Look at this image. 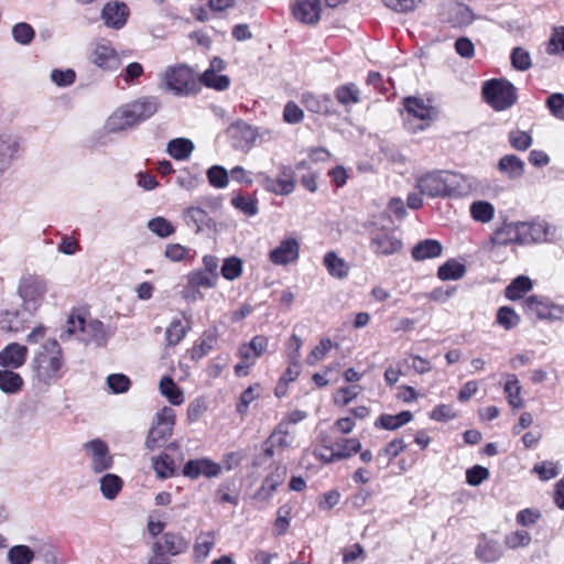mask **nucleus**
<instances>
[{"label":"nucleus","instance_id":"f257e3e1","mask_svg":"<svg viewBox=\"0 0 564 564\" xmlns=\"http://www.w3.org/2000/svg\"><path fill=\"white\" fill-rule=\"evenodd\" d=\"M159 108L158 97H140L115 110L106 121V129L109 132L131 129L154 116Z\"/></svg>","mask_w":564,"mask_h":564},{"label":"nucleus","instance_id":"f03ea898","mask_svg":"<svg viewBox=\"0 0 564 564\" xmlns=\"http://www.w3.org/2000/svg\"><path fill=\"white\" fill-rule=\"evenodd\" d=\"M160 87L175 97L194 96L200 89L194 69L185 64L167 66L161 74Z\"/></svg>","mask_w":564,"mask_h":564},{"label":"nucleus","instance_id":"7ed1b4c3","mask_svg":"<svg viewBox=\"0 0 564 564\" xmlns=\"http://www.w3.org/2000/svg\"><path fill=\"white\" fill-rule=\"evenodd\" d=\"M34 364L40 380L45 383L62 377V348L57 340L50 339L45 341L36 357Z\"/></svg>","mask_w":564,"mask_h":564},{"label":"nucleus","instance_id":"20e7f679","mask_svg":"<svg viewBox=\"0 0 564 564\" xmlns=\"http://www.w3.org/2000/svg\"><path fill=\"white\" fill-rule=\"evenodd\" d=\"M481 93L486 102L496 111L512 107L518 98L516 87L505 78L485 82Z\"/></svg>","mask_w":564,"mask_h":564},{"label":"nucleus","instance_id":"39448f33","mask_svg":"<svg viewBox=\"0 0 564 564\" xmlns=\"http://www.w3.org/2000/svg\"><path fill=\"white\" fill-rule=\"evenodd\" d=\"M175 417V411L169 406L155 413L144 443L147 449L153 452L164 446L172 436Z\"/></svg>","mask_w":564,"mask_h":564},{"label":"nucleus","instance_id":"423d86ee","mask_svg":"<svg viewBox=\"0 0 564 564\" xmlns=\"http://www.w3.org/2000/svg\"><path fill=\"white\" fill-rule=\"evenodd\" d=\"M268 346L269 338L263 335H257L249 343L241 344L238 348L241 361L235 366V373L238 377L247 376L257 359L267 351Z\"/></svg>","mask_w":564,"mask_h":564},{"label":"nucleus","instance_id":"0eeeda50","mask_svg":"<svg viewBox=\"0 0 564 564\" xmlns=\"http://www.w3.org/2000/svg\"><path fill=\"white\" fill-rule=\"evenodd\" d=\"M520 245L553 242L557 239V228L547 221H519Z\"/></svg>","mask_w":564,"mask_h":564},{"label":"nucleus","instance_id":"6e6552de","mask_svg":"<svg viewBox=\"0 0 564 564\" xmlns=\"http://www.w3.org/2000/svg\"><path fill=\"white\" fill-rule=\"evenodd\" d=\"M188 549L189 540L176 531L164 532L151 545V552L162 557L178 556L186 553Z\"/></svg>","mask_w":564,"mask_h":564},{"label":"nucleus","instance_id":"1a4fd4ad","mask_svg":"<svg viewBox=\"0 0 564 564\" xmlns=\"http://www.w3.org/2000/svg\"><path fill=\"white\" fill-rule=\"evenodd\" d=\"M83 449L89 460L90 469L95 474H101L110 469L113 465V457L109 452L106 442L100 438H94L83 444Z\"/></svg>","mask_w":564,"mask_h":564},{"label":"nucleus","instance_id":"9d476101","mask_svg":"<svg viewBox=\"0 0 564 564\" xmlns=\"http://www.w3.org/2000/svg\"><path fill=\"white\" fill-rule=\"evenodd\" d=\"M523 308L527 315L535 316L539 319H561L564 315L563 305L554 304L538 295L525 299Z\"/></svg>","mask_w":564,"mask_h":564},{"label":"nucleus","instance_id":"9b49d317","mask_svg":"<svg viewBox=\"0 0 564 564\" xmlns=\"http://www.w3.org/2000/svg\"><path fill=\"white\" fill-rule=\"evenodd\" d=\"M19 295L28 310H35L47 292V283L42 278L30 275L20 282Z\"/></svg>","mask_w":564,"mask_h":564},{"label":"nucleus","instance_id":"f8f14e48","mask_svg":"<svg viewBox=\"0 0 564 564\" xmlns=\"http://www.w3.org/2000/svg\"><path fill=\"white\" fill-rule=\"evenodd\" d=\"M21 150V138L11 129L0 131V174L7 172Z\"/></svg>","mask_w":564,"mask_h":564},{"label":"nucleus","instance_id":"ddd939ff","mask_svg":"<svg viewBox=\"0 0 564 564\" xmlns=\"http://www.w3.org/2000/svg\"><path fill=\"white\" fill-rule=\"evenodd\" d=\"M89 61L104 70H115L120 66V56L110 42L101 40L95 43L89 53Z\"/></svg>","mask_w":564,"mask_h":564},{"label":"nucleus","instance_id":"4468645a","mask_svg":"<svg viewBox=\"0 0 564 564\" xmlns=\"http://www.w3.org/2000/svg\"><path fill=\"white\" fill-rule=\"evenodd\" d=\"M446 197H465L475 191L478 183L475 177L445 171Z\"/></svg>","mask_w":564,"mask_h":564},{"label":"nucleus","instance_id":"2eb2a0df","mask_svg":"<svg viewBox=\"0 0 564 564\" xmlns=\"http://www.w3.org/2000/svg\"><path fill=\"white\" fill-rule=\"evenodd\" d=\"M217 281L215 275L207 274L202 270H194L187 274V285L183 291V297L187 301H196L202 299L199 290L213 289L216 286Z\"/></svg>","mask_w":564,"mask_h":564},{"label":"nucleus","instance_id":"dca6fc26","mask_svg":"<svg viewBox=\"0 0 564 564\" xmlns=\"http://www.w3.org/2000/svg\"><path fill=\"white\" fill-rule=\"evenodd\" d=\"M445 171L426 173L416 178V188L429 197H446Z\"/></svg>","mask_w":564,"mask_h":564},{"label":"nucleus","instance_id":"f3484780","mask_svg":"<svg viewBox=\"0 0 564 564\" xmlns=\"http://www.w3.org/2000/svg\"><path fill=\"white\" fill-rule=\"evenodd\" d=\"M441 20L453 28H464L474 22L475 15L466 4L454 2L443 9Z\"/></svg>","mask_w":564,"mask_h":564},{"label":"nucleus","instance_id":"a211bd4d","mask_svg":"<svg viewBox=\"0 0 564 564\" xmlns=\"http://www.w3.org/2000/svg\"><path fill=\"white\" fill-rule=\"evenodd\" d=\"M130 15V10L124 2L112 1L106 3L100 12L104 24L113 30L122 29Z\"/></svg>","mask_w":564,"mask_h":564},{"label":"nucleus","instance_id":"6ab92c4d","mask_svg":"<svg viewBox=\"0 0 564 564\" xmlns=\"http://www.w3.org/2000/svg\"><path fill=\"white\" fill-rule=\"evenodd\" d=\"M403 247L402 240L391 231H378L371 236L370 249L377 256H391Z\"/></svg>","mask_w":564,"mask_h":564},{"label":"nucleus","instance_id":"aec40b11","mask_svg":"<svg viewBox=\"0 0 564 564\" xmlns=\"http://www.w3.org/2000/svg\"><path fill=\"white\" fill-rule=\"evenodd\" d=\"M220 471V465L209 458L191 459L182 470L183 475L189 479H197L199 476L213 478L217 477Z\"/></svg>","mask_w":564,"mask_h":564},{"label":"nucleus","instance_id":"412c9836","mask_svg":"<svg viewBox=\"0 0 564 564\" xmlns=\"http://www.w3.org/2000/svg\"><path fill=\"white\" fill-rule=\"evenodd\" d=\"M300 245L295 238L283 239L278 247L269 253L270 261L275 265H286L297 260Z\"/></svg>","mask_w":564,"mask_h":564},{"label":"nucleus","instance_id":"4be33fe9","mask_svg":"<svg viewBox=\"0 0 564 564\" xmlns=\"http://www.w3.org/2000/svg\"><path fill=\"white\" fill-rule=\"evenodd\" d=\"M183 218L186 226L192 228L196 234H199L205 229H214L216 227V221L200 206H189L186 208L184 210Z\"/></svg>","mask_w":564,"mask_h":564},{"label":"nucleus","instance_id":"5701e85b","mask_svg":"<svg viewBox=\"0 0 564 564\" xmlns=\"http://www.w3.org/2000/svg\"><path fill=\"white\" fill-rule=\"evenodd\" d=\"M321 0H297L292 7L294 18L304 24H315L321 19Z\"/></svg>","mask_w":564,"mask_h":564},{"label":"nucleus","instance_id":"b1692460","mask_svg":"<svg viewBox=\"0 0 564 564\" xmlns=\"http://www.w3.org/2000/svg\"><path fill=\"white\" fill-rule=\"evenodd\" d=\"M404 108L410 116L425 122L417 127L420 130H423L425 127H427L429 122L432 121L436 116V111L431 105L416 97L405 98Z\"/></svg>","mask_w":564,"mask_h":564},{"label":"nucleus","instance_id":"393cba45","mask_svg":"<svg viewBox=\"0 0 564 564\" xmlns=\"http://www.w3.org/2000/svg\"><path fill=\"white\" fill-rule=\"evenodd\" d=\"M228 132L237 149L250 148L259 135L258 130L254 127L243 121L232 123L229 127Z\"/></svg>","mask_w":564,"mask_h":564},{"label":"nucleus","instance_id":"a878e982","mask_svg":"<svg viewBox=\"0 0 564 564\" xmlns=\"http://www.w3.org/2000/svg\"><path fill=\"white\" fill-rule=\"evenodd\" d=\"M79 339L85 343H95L97 346H105L109 339V334L102 322L98 319H88Z\"/></svg>","mask_w":564,"mask_h":564},{"label":"nucleus","instance_id":"bb28decb","mask_svg":"<svg viewBox=\"0 0 564 564\" xmlns=\"http://www.w3.org/2000/svg\"><path fill=\"white\" fill-rule=\"evenodd\" d=\"M286 476V467L276 466L263 480L261 487L256 494L257 499L268 500L275 492L278 487L284 481Z\"/></svg>","mask_w":564,"mask_h":564},{"label":"nucleus","instance_id":"cd10ccee","mask_svg":"<svg viewBox=\"0 0 564 564\" xmlns=\"http://www.w3.org/2000/svg\"><path fill=\"white\" fill-rule=\"evenodd\" d=\"M28 356V348L18 343L7 345L0 351V366L19 368L21 367Z\"/></svg>","mask_w":564,"mask_h":564},{"label":"nucleus","instance_id":"c85d7f7f","mask_svg":"<svg viewBox=\"0 0 564 564\" xmlns=\"http://www.w3.org/2000/svg\"><path fill=\"white\" fill-rule=\"evenodd\" d=\"M443 246L438 240L424 239L419 241L411 250V256L415 261H425L442 256Z\"/></svg>","mask_w":564,"mask_h":564},{"label":"nucleus","instance_id":"c756f323","mask_svg":"<svg viewBox=\"0 0 564 564\" xmlns=\"http://www.w3.org/2000/svg\"><path fill=\"white\" fill-rule=\"evenodd\" d=\"M301 102L311 112L329 115L332 112V98L328 95L317 96L312 93H304Z\"/></svg>","mask_w":564,"mask_h":564},{"label":"nucleus","instance_id":"7c9ffc66","mask_svg":"<svg viewBox=\"0 0 564 564\" xmlns=\"http://www.w3.org/2000/svg\"><path fill=\"white\" fill-rule=\"evenodd\" d=\"M491 241L497 246L520 245L519 221L502 225L494 232Z\"/></svg>","mask_w":564,"mask_h":564},{"label":"nucleus","instance_id":"2f4dec72","mask_svg":"<svg viewBox=\"0 0 564 564\" xmlns=\"http://www.w3.org/2000/svg\"><path fill=\"white\" fill-rule=\"evenodd\" d=\"M295 441V431L288 426L286 422H280L271 435L269 436L267 444L272 446L288 448L293 445Z\"/></svg>","mask_w":564,"mask_h":564},{"label":"nucleus","instance_id":"473e14b6","mask_svg":"<svg viewBox=\"0 0 564 564\" xmlns=\"http://www.w3.org/2000/svg\"><path fill=\"white\" fill-rule=\"evenodd\" d=\"M498 170L511 180L519 178L524 173V162L514 154H507L499 160Z\"/></svg>","mask_w":564,"mask_h":564},{"label":"nucleus","instance_id":"72a5a7b5","mask_svg":"<svg viewBox=\"0 0 564 564\" xmlns=\"http://www.w3.org/2000/svg\"><path fill=\"white\" fill-rule=\"evenodd\" d=\"M477 557L482 562H495L502 555V550L497 541L482 536L476 549Z\"/></svg>","mask_w":564,"mask_h":564},{"label":"nucleus","instance_id":"f704fd0d","mask_svg":"<svg viewBox=\"0 0 564 564\" xmlns=\"http://www.w3.org/2000/svg\"><path fill=\"white\" fill-rule=\"evenodd\" d=\"M323 264L325 265L329 275L334 278L344 279L349 273L348 263L343 258L338 257L334 251H328L325 253Z\"/></svg>","mask_w":564,"mask_h":564},{"label":"nucleus","instance_id":"c9c22d12","mask_svg":"<svg viewBox=\"0 0 564 564\" xmlns=\"http://www.w3.org/2000/svg\"><path fill=\"white\" fill-rule=\"evenodd\" d=\"M215 534L212 531L199 533L193 546V554L197 562H203L207 558L210 551L215 545Z\"/></svg>","mask_w":564,"mask_h":564},{"label":"nucleus","instance_id":"e433bc0d","mask_svg":"<svg viewBox=\"0 0 564 564\" xmlns=\"http://www.w3.org/2000/svg\"><path fill=\"white\" fill-rule=\"evenodd\" d=\"M191 326L184 325L181 319L174 318L165 329V347H174L187 335Z\"/></svg>","mask_w":564,"mask_h":564},{"label":"nucleus","instance_id":"4c0bfd02","mask_svg":"<svg viewBox=\"0 0 564 564\" xmlns=\"http://www.w3.org/2000/svg\"><path fill=\"white\" fill-rule=\"evenodd\" d=\"M505 393L507 395L508 403L513 409H520L524 402L521 398V386L516 375L509 373L506 376Z\"/></svg>","mask_w":564,"mask_h":564},{"label":"nucleus","instance_id":"58836bf2","mask_svg":"<svg viewBox=\"0 0 564 564\" xmlns=\"http://www.w3.org/2000/svg\"><path fill=\"white\" fill-rule=\"evenodd\" d=\"M194 143L189 139L176 138L167 143L166 151L175 160L183 161L191 156Z\"/></svg>","mask_w":564,"mask_h":564},{"label":"nucleus","instance_id":"ea45409f","mask_svg":"<svg viewBox=\"0 0 564 564\" xmlns=\"http://www.w3.org/2000/svg\"><path fill=\"white\" fill-rule=\"evenodd\" d=\"M533 284L530 278L519 275L506 288L505 295L508 300L516 301L522 299L524 294L531 291Z\"/></svg>","mask_w":564,"mask_h":564},{"label":"nucleus","instance_id":"a19ab883","mask_svg":"<svg viewBox=\"0 0 564 564\" xmlns=\"http://www.w3.org/2000/svg\"><path fill=\"white\" fill-rule=\"evenodd\" d=\"M412 419L413 415L410 411H402L395 415L382 414L376 422V426L393 431L409 423Z\"/></svg>","mask_w":564,"mask_h":564},{"label":"nucleus","instance_id":"79ce46f5","mask_svg":"<svg viewBox=\"0 0 564 564\" xmlns=\"http://www.w3.org/2000/svg\"><path fill=\"white\" fill-rule=\"evenodd\" d=\"M199 83L208 88L218 91L226 90L230 85V79L227 75H219L214 68H207L199 77Z\"/></svg>","mask_w":564,"mask_h":564},{"label":"nucleus","instance_id":"37998d69","mask_svg":"<svg viewBox=\"0 0 564 564\" xmlns=\"http://www.w3.org/2000/svg\"><path fill=\"white\" fill-rule=\"evenodd\" d=\"M123 486L122 479L115 474H106L100 478V491L104 498L113 500L121 491Z\"/></svg>","mask_w":564,"mask_h":564},{"label":"nucleus","instance_id":"c03bdc74","mask_svg":"<svg viewBox=\"0 0 564 564\" xmlns=\"http://www.w3.org/2000/svg\"><path fill=\"white\" fill-rule=\"evenodd\" d=\"M160 392L173 405H180L184 402V393L170 377H163L160 380Z\"/></svg>","mask_w":564,"mask_h":564},{"label":"nucleus","instance_id":"a18cd8bd","mask_svg":"<svg viewBox=\"0 0 564 564\" xmlns=\"http://www.w3.org/2000/svg\"><path fill=\"white\" fill-rule=\"evenodd\" d=\"M466 268L455 259H451L440 265L437 276L442 281L458 280L464 276Z\"/></svg>","mask_w":564,"mask_h":564},{"label":"nucleus","instance_id":"49530a36","mask_svg":"<svg viewBox=\"0 0 564 564\" xmlns=\"http://www.w3.org/2000/svg\"><path fill=\"white\" fill-rule=\"evenodd\" d=\"M0 329L13 333L23 330L24 319L20 316V312L7 310L0 313Z\"/></svg>","mask_w":564,"mask_h":564},{"label":"nucleus","instance_id":"de8ad7c7","mask_svg":"<svg viewBox=\"0 0 564 564\" xmlns=\"http://www.w3.org/2000/svg\"><path fill=\"white\" fill-rule=\"evenodd\" d=\"M335 98L343 106H349L359 102L360 91L354 83H347L338 86L334 91Z\"/></svg>","mask_w":564,"mask_h":564},{"label":"nucleus","instance_id":"09e8293b","mask_svg":"<svg viewBox=\"0 0 564 564\" xmlns=\"http://www.w3.org/2000/svg\"><path fill=\"white\" fill-rule=\"evenodd\" d=\"M23 384V379L12 370H0V390L6 393H17Z\"/></svg>","mask_w":564,"mask_h":564},{"label":"nucleus","instance_id":"8fccbe9b","mask_svg":"<svg viewBox=\"0 0 564 564\" xmlns=\"http://www.w3.org/2000/svg\"><path fill=\"white\" fill-rule=\"evenodd\" d=\"M470 215L476 221L486 224L494 218L495 208L489 202H474L470 205Z\"/></svg>","mask_w":564,"mask_h":564},{"label":"nucleus","instance_id":"3c124183","mask_svg":"<svg viewBox=\"0 0 564 564\" xmlns=\"http://www.w3.org/2000/svg\"><path fill=\"white\" fill-rule=\"evenodd\" d=\"M206 176L210 186L215 188H226L229 184V173L221 165H213L207 172Z\"/></svg>","mask_w":564,"mask_h":564},{"label":"nucleus","instance_id":"603ef678","mask_svg":"<svg viewBox=\"0 0 564 564\" xmlns=\"http://www.w3.org/2000/svg\"><path fill=\"white\" fill-rule=\"evenodd\" d=\"M13 40L20 45H29L35 37L33 26L26 22H19L12 26Z\"/></svg>","mask_w":564,"mask_h":564},{"label":"nucleus","instance_id":"864d4df0","mask_svg":"<svg viewBox=\"0 0 564 564\" xmlns=\"http://www.w3.org/2000/svg\"><path fill=\"white\" fill-rule=\"evenodd\" d=\"M34 552L28 545H14L8 551L10 564H31Z\"/></svg>","mask_w":564,"mask_h":564},{"label":"nucleus","instance_id":"5fc2aeb1","mask_svg":"<svg viewBox=\"0 0 564 564\" xmlns=\"http://www.w3.org/2000/svg\"><path fill=\"white\" fill-rule=\"evenodd\" d=\"M148 229L160 238H167L175 232V227L164 217H154L148 221Z\"/></svg>","mask_w":564,"mask_h":564},{"label":"nucleus","instance_id":"6e6d98bb","mask_svg":"<svg viewBox=\"0 0 564 564\" xmlns=\"http://www.w3.org/2000/svg\"><path fill=\"white\" fill-rule=\"evenodd\" d=\"M153 469L161 479L172 477L174 474L173 459L167 454H161L152 460Z\"/></svg>","mask_w":564,"mask_h":564},{"label":"nucleus","instance_id":"4d7b16f0","mask_svg":"<svg viewBox=\"0 0 564 564\" xmlns=\"http://www.w3.org/2000/svg\"><path fill=\"white\" fill-rule=\"evenodd\" d=\"M531 542V535L527 530H516L505 535L503 543L510 550L525 547Z\"/></svg>","mask_w":564,"mask_h":564},{"label":"nucleus","instance_id":"13d9d810","mask_svg":"<svg viewBox=\"0 0 564 564\" xmlns=\"http://www.w3.org/2000/svg\"><path fill=\"white\" fill-rule=\"evenodd\" d=\"M335 444L338 447L335 452L339 460L352 456L361 448V444L357 438H340Z\"/></svg>","mask_w":564,"mask_h":564},{"label":"nucleus","instance_id":"bf43d9fd","mask_svg":"<svg viewBox=\"0 0 564 564\" xmlns=\"http://www.w3.org/2000/svg\"><path fill=\"white\" fill-rule=\"evenodd\" d=\"M221 275L228 280L234 281L242 273V261L237 257H229L224 260L220 269Z\"/></svg>","mask_w":564,"mask_h":564},{"label":"nucleus","instance_id":"052dcab7","mask_svg":"<svg viewBox=\"0 0 564 564\" xmlns=\"http://www.w3.org/2000/svg\"><path fill=\"white\" fill-rule=\"evenodd\" d=\"M231 205L249 217L256 216L259 212L257 198H247L238 195L231 198Z\"/></svg>","mask_w":564,"mask_h":564},{"label":"nucleus","instance_id":"680f3d73","mask_svg":"<svg viewBox=\"0 0 564 564\" xmlns=\"http://www.w3.org/2000/svg\"><path fill=\"white\" fill-rule=\"evenodd\" d=\"M276 178L285 195H290L295 189V173L291 166L280 165Z\"/></svg>","mask_w":564,"mask_h":564},{"label":"nucleus","instance_id":"e2e57ef3","mask_svg":"<svg viewBox=\"0 0 564 564\" xmlns=\"http://www.w3.org/2000/svg\"><path fill=\"white\" fill-rule=\"evenodd\" d=\"M520 322L519 315L509 306H502L497 313V323L509 330L516 327Z\"/></svg>","mask_w":564,"mask_h":564},{"label":"nucleus","instance_id":"0e129e2a","mask_svg":"<svg viewBox=\"0 0 564 564\" xmlns=\"http://www.w3.org/2000/svg\"><path fill=\"white\" fill-rule=\"evenodd\" d=\"M510 58L512 66L521 72L528 70L532 65L530 53L522 47H514Z\"/></svg>","mask_w":564,"mask_h":564},{"label":"nucleus","instance_id":"69168bd1","mask_svg":"<svg viewBox=\"0 0 564 564\" xmlns=\"http://www.w3.org/2000/svg\"><path fill=\"white\" fill-rule=\"evenodd\" d=\"M333 341L329 338H323L319 341V344L315 346L313 350L310 352V355L306 358V362L311 366L317 364L318 361L325 358V356L333 348Z\"/></svg>","mask_w":564,"mask_h":564},{"label":"nucleus","instance_id":"338daca9","mask_svg":"<svg viewBox=\"0 0 564 564\" xmlns=\"http://www.w3.org/2000/svg\"><path fill=\"white\" fill-rule=\"evenodd\" d=\"M546 51L549 54L564 53V26L553 29Z\"/></svg>","mask_w":564,"mask_h":564},{"label":"nucleus","instance_id":"774afa93","mask_svg":"<svg viewBox=\"0 0 564 564\" xmlns=\"http://www.w3.org/2000/svg\"><path fill=\"white\" fill-rule=\"evenodd\" d=\"M546 106L550 112L557 119L563 120L564 116V95L561 93L552 94L546 99Z\"/></svg>","mask_w":564,"mask_h":564}]
</instances>
